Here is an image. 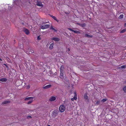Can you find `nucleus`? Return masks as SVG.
Listing matches in <instances>:
<instances>
[{
  "instance_id": "obj_7",
  "label": "nucleus",
  "mask_w": 126,
  "mask_h": 126,
  "mask_svg": "<svg viewBox=\"0 0 126 126\" xmlns=\"http://www.w3.org/2000/svg\"><path fill=\"white\" fill-rule=\"evenodd\" d=\"M23 31L25 33L28 35L29 33V30L26 29H24L23 30Z\"/></svg>"
},
{
  "instance_id": "obj_23",
  "label": "nucleus",
  "mask_w": 126,
  "mask_h": 126,
  "mask_svg": "<svg viewBox=\"0 0 126 126\" xmlns=\"http://www.w3.org/2000/svg\"><path fill=\"white\" fill-rule=\"evenodd\" d=\"M32 99H31L29 100L28 102H27V104H30L32 102Z\"/></svg>"
},
{
  "instance_id": "obj_39",
  "label": "nucleus",
  "mask_w": 126,
  "mask_h": 126,
  "mask_svg": "<svg viewBox=\"0 0 126 126\" xmlns=\"http://www.w3.org/2000/svg\"><path fill=\"white\" fill-rule=\"evenodd\" d=\"M47 126H50V125H47Z\"/></svg>"
},
{
  "instance_id": "obj_9",
  "label": "nucleus",
  "mask_w": 126,
  "mask_h": 126,
  "mask_svg": "<svg viewBox=\"0 0 126 126\" xmlns=\"http://www.w3.org/2000/svg\"><path fill=\"white\" fill-rule=\"evenodd\" d=\"M69 30H70V31H72V32H74V33H79V32L78 31H74L70 28H69L68 29Z\"/></svg>"
},
{
  "instance_id": "obj_12",
  "label": "nucleus",
  "mask_w": 126,
  "mask_h": 126,
  "mask_svg": "<svg viewBox=\"0 0 126 126\" xmlns=\"http://www.w3.org/2000/svg\"><path fill=\"white\" fill-rule=\"evenodd\" d=\"M52 115L54 117L56 116L57 115L56 112L55 111H53V113L52 114Z\"/></svg>"
},
{
  "instance_id": "obj_6",
  "label": "nucleus",
  "mask_w": 126,
  "mask_h": 126,
  "mask_svg": "<svg viewBox=\"0 0 126 126\" xmlns=\"http://www.w3.org/2000/svg\"><path fill=\"white\" fill-rule=\"evenodd\" d=\"M51 40H54L56 41H60V39L58 38H51Z\"/></svg>"
},
{
  "instance_id": "obj_32",
  "label": "nucleus",
  "mask_w": 126,
  "mask_h": 126,
  "mask_svg": "<svg viewBox=\"0 0 126 126\" xmlns=\"http://www.w3.org/2000/svg\"><path fill=\"white\" fill-rule=\"evenodd\" d=\"M30 88V85H28L27 87V89H29Z\"/></svg>"
},
{
  "instance_id": "obj_36",
  "label": "nucleus",
  "mask_w": 126,
  "mask_h": 126,
  "mask_svg": "<svg viewBox=\"0 0 126 126\" xmlns=\"http://www.w3.org/2000/svg\"><path fill=\"white\" fill-rule=\"evenodd\" d=\"M0 61H2V60L0 58Z\"/></svg>"
},
{
  "instance_id": "obj_40",
  "label": "nucleus",
  "mask_w": 126,
  "mask_h": 126,
  "mask_svg": "<svg viewBox=\"0 0 126 126\" xmlns=\"http://www.w3.org/2000/svg\"><path fill=\"white\" fill-rule=\"evenodd\" d=\"M21 45V46H22V47L23 46H22V45Z\"/></svg>"
},
{
  "instance_id": "obj_29",
  "label": "nucleus",
  "mask_w": 126,
  "mask_h": 126,
  "mask_svg": "<svg viewBox=\"0 0 126 126\" xmlns=\"http://www.w3.org/2000/svg\"><path fill=\"white\" fill-rule=\"evenodd\" d=\"M51 17H52L53 19H54V20L56 19V17L55 16H53L52 15H50V16Z\"/></svg>"
},
{
  "instance_id": "obj_1",
  "label": "nucleus",
  "mask_w": 126,
  "mask_h": 126,
  "mask_svg": "<svg viewBox=\"0 0 126 126\" xmlns=\"http://www.w3.org/2000/svg\"><path fill=\"white\" fill-rule=\"evenodd\" d=\"M40 25L41 28L43 29H46L49 27V25L46 24L45 23H41Z\"/></svg>"
},
{
  "instance_id": "obj_4",
  "label": "nucleus",
  "mask_w": 126,
  "mask_h": 126,
  "mask_svg": "<svg viewBox=\"0 0 126 126\" xmlns=\"http://www.w3.org/2000/svg\"><path fill=\"white\" fill-rule=\"evenodd\" d=\"M84 98L86 102H88L89 101V99L88 96L86 94H85L84 96Z\"/></svg>"
},
{
  "instance_id": "obj_33",
  "label": "nucleus",
  "mask_w": 126,
  "mask_h": 126,
  "mask_svg": "<svg viewBox=\"0 0 126 126\" xmlns=\"http://www.w3.org/2000/svg\"><path fill=\"white\" fill-rule=\"evenodd\" d=\"M55 20H56V21L57 22H59V20H57V19L56 18V19H55Z\"/></svg>"
},
{
  "instance_id": "obj_10",
  "label": "nucleus",
  "mask_w": 126,
  "mask_h": 126,
  "mask_svg": "<svg viewBox=\"0 0 126 126\" xmlns=\"http://www.w3.org/2000/svg\"><path fill=\"white\" fill-rule=\"evenodd\" d=\"M53 45L54 44L53 43H52L50 45L49 47V49L51 50L53 48Z\"/></svg>"
},
{
  "instance_id": "obj_27",
  "label": "nucleus",
  "mask_w": 126,
  "mask_h": 126,
  "mask_svg": "<svg viewBox=\"0 0 126 126\" xmlns=\"http://www.w3.org/2000/svg\"><path fill=\"white\" fill-rule=\"evenodd\" d=\"M123 90L125 92H126V86L124 87L123 88Z\"/></svg>"
},
{
  "instance_id": "obj_14",
  "label": "nucleus",
  "mask_w": 126,
  "mask_h": 126,
  "mask_svg": "<svg viewBox=\"0 0 126 126\" xmlns=\"http://www.w3.org/2000/svg\"><path fill=\"white\" fill-rule=\"evenodd\" d=\"M51 86V85L50 84H49L43 87V89H47L50 87Z\"/></svg>"
},
{
  "instance_id": "obj_21",
  "label": "nucleus",
  "mask_w": 126,
  "mask_h": 126,
  "mask_svg": "<svg viewBox=\"0 0 126 126\" xmlns=\"http://www.w3.org/2000/svg\"><path fill=\"white\" fill-rule=\"evenodd\" d=\"M124 17V16L123 15H121L118 18L119 19H122Z\"/></svg>"
},
{
  "instance_id": "obj_5",
  "label": "nucleus",
  "mask_w": 126,
  "mask_h": 126,
  "mask_svg": "<svg viewBox=\"0 0 126 126\" xmlns=\"http://www.w3.org/2000/svg\"><path fill=\"white\" fill-rule=\"evenodd\" d=\"M56 98L55 96H51L49 99V101H52L56 100Z\"/></svg>"
},
{
  "instance_id": "obj_25",
  "label": "nucleus",
  "mask_w": 126,
  "mask_h": 126,
  "mask_svg": "<svg viewBox=\"0 0 126 126\" xmlns=\"http://www.w3.org/2000/svg\"><path fill=\"white\" fill-rule=\"evenodd\" d=\"M126 31V29H124L122 30L120 32V33H123L125 32Z\"/></svg>"
},
{
  "instance_id": "obj_28",
  "label": "nucleus",
  "mask_w": 126,
  "mask_h": 126,
  "mask_svg": "<svg viewBox=\"0 0 126 126\" xmlns=\"http://www.w3.org/2000/svg\"><path fill=\"white\" fill-rule=\"evenodd\" d=\"M126 67V65H122V66H121L120 68L122 69H123V68H125Z\"/></svg>"
},
{
  "instance_id": "obj_26",
  "label": "nucleus",
  "mask_w": 126,
  "mask_h": 126,
  "mask_svg": "<svg viewBox=\"0 0 126 126\" xmlns=\"http://www.w3.org/2000/svg\"><path fill=\"white\" fill-rule=\"evenodd\" d=\"M100 103V101H97L96 102V103H95V104L96 105H98Z\"/></svg>"
},
{
  "instance_id": "obj_31",
  "label": "nucleus",
  "mask_w": 126,
  "mask_h": 126,
  "mask_svg": "<svg viewBox=\"0 0 126 126\" xmlns=\"http://www.w3.org/2000/svg\"><path fill=\"white\" fill-rule=\"evenodd\" d=\"M27 118H31V116H28L27 117Z\"/></svg>"
},
{
  "instance_id": "obj_35",
  "label": "nucleus",
  "mask_w": 126,
  "mask_h": 126,
  "mask_svg": "<svg viewBox=\"0 0 126 126\" xmlns=\"http://www.w3.org/2000/svg\"><path fill=\"white\" fill-rule=\"evenodd\" d=\"M24 51L27 54H28V52L27 51H26L25 50H24Z\"/></svg>"
},
{
  "instance_id": "obj_38",
  "label": "nucleus",
  "mask_w": 126,
  "mask_h": 126,
  "mask_svg": "<svg viewBox=\"0 0 126 126\" xmlns=\"http://www.w3.org/2000/svg\"><path fill=\"white\" fill-rule=\"evenodd\" d=\"M68 51H69L70 50V49H69V48H68Z\"/></svg>"
},
{
  "instance_id": "obj_19",
  "label": "nucleus",
  "mask_w": 126,
  "mask_h": 126,
  "mask_svg": "<svg viewBox=\"0 0 126 126\" xmlns=\"http://www.w3.org/2000/svg\"><path fill=\"white\" fill-rule=\"evenodd\" d=\"M10 102V101H6L3 102L2 103V104H6L9 103Z\"/></svg>"
},
{
  "instance_id": "obj_34",
  "label": "nucleus",
  "mask_w": 126,
  "mask_h": 126,
  "mask_svg": "<svg viewBox=\"0 0 126 126\" xmlns=\"http://www.w3.org/2000/svg\"><path fill=\"white\" fill-rule=\"evenodd\" d=\"M71 100L72 101H74V100H75V99H74V98H72L71 99Z\"/></svg>"
},
{
  "instance_id": "obj_11",
  "label": "nucleus",
  "mask_w": 126,
  "mask_h": 126,
  "mask_svg": "<svg viewBox=\"0 0 126 126\" xmlns=\"http://www.w3.org/2000/svg\"><path fill=\"white\" fill-rule=\"evenodd\" d=\"M33 99V97H28L25 98V100H29L31 99Z\"/></svg>"
},
{
  "instance_id": "obj_24",
  "label": "nucleus",
  "mask_w": 126,
  "mask_h": 126,
  "mask_svg": "<svg viewBox=\"0 0 126 126\" xmlns=\"http://www.w3.org/2000/svg\"><path fill=\"white\" fill-rule=\"evenodd\" d=\"M107 100V99L106 98L103 99L101 100V101L102 102H104Z\"/></svg>"
},
{
  "instance_id": "obj_30",
  "label": "nucleus",
  "mask_w": 126,
  "mask_h": 126,
  "mask_svg": "<svg viewBox=\"0 0 126 126\" xmlns=\"http://www.w3.org/2000/svg\"><path fill=\"white\" fill-rule=\"evenodd\" d=\"M37 39L38 40H40L41 39V38L39 36H38L37 38Z\"/></svg>"
},
{
  "instance_id": "obj_2",
  "label": "nucleus",
  "mask_w": 126,
  "mask_h": 126,
  "mask_svg": "<svg viewBox=\"0 0 126 126\" xmlns=\"http://www.w3.org/2000/svg\"><path fill=\"white\" fill-rule=\"evenodd\" d=\"M65 108L63 105H61L59 108V111L61 112H64L65 111Z\"/></svg>"
},
{
  "instance_id": "obj_13",
  "label": "nucleus",
  "mask_w": 126,
  "mask_h": 126,
  "mask_svg": "<svg viewBox=\"0 0 126 126\" xmlns=\"http://www.w3.org/2000/svg\"><path fill=\"white\" fill-rule=\"evenodd\" d=\"M64 82L67 84L68 86H69L70 84V83L69 81V80L67 79H66L65 80V81H64Z\"/></svg>"
},
{
  "instance_id": "obj_15",
  "label": "nucleus",
  "mask_w": 126,
  "mask_h": 126,
  "mask_svg": "<svg viewBox=\"0 0 126 126\" xmlns=\"http://www.w3.org/2000/svg\"><path fill=\"white\" fill-rule=\"evenodd\" d=\"M63 69V66H61L60 69V72L63 73L64 72Z\"/></svg>"
},
{
  "instance_id": "obj_18",
  "label": "nucleus",
  "mask_w": 126,
  "mask_h": 126,
  "mask_svg": "<svg viewBox=\"0 0 126 126\" xmlns=\"http://www.w3.org/2000/svg\"><path fill=\"white\" fill-rule=\"evenodd\" d=\"M34 51L32 49H30L29 50V54H31L32 53H34Z\"/></svg>"
},
{
  "instance_id": "obj_22",
  "label": "nucleus",
  "mask_w": 126,
  "mask_h": 126,
  "mask_svg": "<svg viewBox=\"0 0 126 126\" xmlns=\"http://www.w3.org/2000/svg\"><path fill=\"white\" fill-rule=\"evenodd\" d=\"M85 36L88 37H91L92 36L90 35L87 34H85Z\"/></svg>"
},
{
  "instance_id": "obj_17",
  "label": "nucleus",
  "mask_w": 126,
  "mask_h": 126,
  "mask_svg": "<svg viewBox=\"0 0 126 126\" xmlns=\"http://www.w3.org/2000/svg\"><path fill=\"white\" fill-rule=\"evenodd\" d=\"M50 29L53 30L55 32H56L57 31V29H55L54 28H53L52 27V26H51L50 28Z\"/></svg>"
},
{
  "instance_id": "obj_16",
  "label": "nucleus",
  "mask_w": 126,
  "mask_h": 126,
  "mask_svg": "<svg viewBox=\"0 0 126 126\" xmlns=\"http://www.w3.org/2000/svg\"><path fill=\"white\" fill-rule=\"evenodd\" d=\"M7 81V79L5 78H3L0 79V81L2 82H6Z\"/></svg>"
},
{
  "instance_id": "obj_37",
  "label": "nucleus",
  "mask_w": 126,
  "mask_h": 126,
  "mask_svg": "<svg viewBox=\"0 0 126 126\" xmlns=\"http://www.w3.org/2000/svg\"><path fill=\"white\" fill-rule=\"evenodd\" d=\"M125 27H126V23L125 24Z\"/></svg>"
},
{
  "instance_id": "obj_20",
  "label": "nucleus",
  "mask_w": 126,
  "mask_h": 126,
  "mask_svg": "<svg viewBox=\"0 0 126 126\" xmlns=\"http://www.w3.org/2000/svg\"><path fill=\"white\" fill-rule=\"evenodd\" d=\"M74 94H75V96L73 97V98L74 99H75V100H76L77 99V94H76V93H75V92L74 93Z\"/></svg>"
},
{
  "instance_id": "obj_8",
  "label": "nucleus",
  "mask_w": 126,
  "mask_h": 126,
  "mask_svg": "<svg viewBox=\"0 0 126 126\" xmlns=\"http://www.w3.org/2000/svg\"><path fill=\"white\" fill-rule=\"evenodd\" d=\"M64 77V72L63 73L60 72V78L62 79H63Z\"/></svg>"
},
{
  "instance_id": "obj_3",
  "label": "nucleus",
  "mask_w": 126,
  "mask_h": 126,
  "mask_svg": "<svg viewBox=\"0 0 126 126\" xmlns=\"http://www.w3.org/2000/svg\"><path fill=\"white\" fill-rule=\"evenodd\" d=\"M36 2L37 3L36 5L38 6L42 7L43 6V5L42 3V2L38 0H36Z\"/></svg>"
}]
</instances>
